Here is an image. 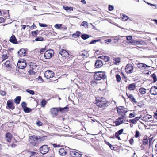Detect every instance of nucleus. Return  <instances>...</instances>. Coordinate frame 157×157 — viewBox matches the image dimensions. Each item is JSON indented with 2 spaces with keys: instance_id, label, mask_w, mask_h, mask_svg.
Wrapping results in <instances>:
<instances>
[{
  "instance_id": "a211bd4d",
  "label": "nucleus",
  "mask_w": 157,
  "mask_h": 157,
  "mask_svg": "<svg viewBox=\"0 0 157 157\" xmlns=\"http://www.w3.org/2000/svg\"><path fill=\"white\" fill-rule=\"evenodd\" d=\"M7 105L9 108L13 110L14 109L15 107L13 105L12 100H9L7 102Z\"/></svg>"
},
{
  "instance_id": "a18cd8bd",
  "label": "nucleus",
  "mask_w": 157,
  "mask_h": 157,
  "mask_svg": "<svg viewBox=\"0 0 157 157\" xmlns=\"http://www.w3.org/2000/svg\"><path fill=\"white\" fill-rule=\"evenodd\" d=\"M114 9V6L113 5H109V10L112 11Z\"/></svg>"
},
{
  "instance_id": "603ef678",
  "label": "nucleus",
  "mask_w": 157,
  "mask_h": 157,
  "mask_svg": "<svg viewBox=\"0 0 157 157\" xmlns=\"http://www.w3.org/2000/svg\"><path fill=\"white\" fill-rule=\"evenodd\" d=\"M126 38L127 40L131 41L132 37L131 36H127Z\"/></svg>"
},
{
  "instance_id": "c9c22d12",
  "label": "nucleus",
  "mask_w": 157,
  "mask_h": 157,
  "mask_svg": "<svg viewBox=\"0 0 157 157\" xmlns=\"http://www.w3.org/2000/svg\"><path fill=\"white\" fill-rule=\"evenodd\" d=\"M116 80L118 82H119L121 80V77L120 75L118 74H117L116 75Z\"/></svg>"
},
{
  "instance_id": "bb28decb",
  "label": "nucleus",
  "mask_w": 157,
  "mask_h": 157,
  "mask_svg": "<svg viewBox=\"0 0 157 157\" xmlns=\"http://www.w3.org/2000/svg\"><path fill=\"white\" fill-rule=\"evenodd\" d=\"M21 99V97L20 96L17 97L14 99L15 102L17 104H19L20 103Z\"/></svg>"
},
{
  "instance_id": "dca6fc26",
  "label": "nucleus",
  "mask_w": 157,
  "mask_h": 157,
  "mask_svg": "<svg viewBox=\"0 0 157 157\" xmlns=\"http://www.w3.org/2000/svg\"><path fill=\"white\" fill-rule=\"evenodd\" d=\"M150 92L151 94L153 95L157 94V87L153 86L151 87L150 90Z\"/></svg>"
},
{
  "instance_id": "2eb2a0df",
  "label": "nucleus",
  "mask_w": 157,
  "mask_h": 157,
  "mask_svg": "<svg viewBox=\"0 0 157 157\" xmlns=\"http://www.w3.org/2000/svg\"><path fill=\"white\" fill-rule=\"evenodd\" d=\"M146 89L145 88L141 87L139 89V95L141 97H142L145 95L146 93Z\"/></svg>"
},
{
  "instance_id": "338daca9",
  "label": "nucleus",
  "mask_w": 157,
  "mask_h": 157,
  "mask_svg": "<svg viewBox=\"0 0 157 157\" xmlns=\"http://www.w3.org/2000/svg\"><path fill=\"white\" fill-rule=\"evenodd\" d=\"M140 118V117H136L135 118H134V119L135 120H136V121L137 122L138 121Z\"/></svg>"
},
{
  "instance_id": "a878e982",
  "label": "nucleus",
  "mask_w": 157,
  "mask_h": 157,
  "mask_svg": "<svg viewBox=\"0 0 157 157\" xmlns=\"http://www.w3.org/2000/svg\"><path fill=\"white\" fill-rule=\"evenodd\" d=\"M135 84L134 83H132L128 86V89L130 90H133L135 88Z\"/></svg>"
},
{
  "instance_id": "5701e85b",
  "label": "nucleus",
  "mask_w": 157,
  "mask_h": 157,
  "mask_svg": "<svg viewBox=\"0 0 157 157\" xmlns=\"http://www.w3.org/2000/svg\"><path fill=\"white\" fill-rule=\"evenodd\" d=\"M129 43L132 44L133 45L135 44H141V41H139L137 40H132L131 41H130L129 42H128Z\"/></svg>"
},
{
  "instance_id": "37998d69",
  "label": "nucleus",
  "mask_w": 157,
  "mask_h": 157,
  "mask_svg": "<svg viewBox=\"0 0 157 157\" xmlns=\"http://www.w3.org/2000/svg\"><path fill=\"white\" fill-rule=\"evenodd\" d=\"M100 40V39H98V40H93L91 41L90 43V44H95L96 42H98Z\"/></svg>"
},
{
  "instance_id": "0eeeda50",
  "label": "nucleus",
  "mask_w": 157,
  "mask_h": 157,
  "mask_svg": "<svg viewBox=\"0 0 157 157\" xmlns=\"http://www.w3.org/2000/svg\"><path fill=\"white\" fill-rule=\"evenodd\" d=\"M125 72L128 74L132 73L134 71V67L131 64H128L126 65L125 68Z\"/></svg>"
},
{
  "instance_id": "a19ab883",
  "label": "nucleus",
  "mask_w": 157,
  "mask_h": 157,
  "mask_svg": "<svg viewBox=\"0 0 157 157\" xmlns=\"http://www.w3.org/2000/svg\"><path fill=\"white\" fill-rule=\"evenodd\" d=\"M122 18L124 20L126 21L128 18V17L125 15H123Z\"/></svg>"
},
{
  "instance_id": "7c9ffc66",
  "label": "nucleus",
  "mask_w": 157,
  "mask_h": 157,
  "mask_svg": "<svg viewBox=\"0 0 157 157\" xmlns=\"http://www.w3.org/2000/svg\"><path fill=\"white\" fill-rule=\"evenodd\" d=\"M151 77L153 78L154 82H155L157 81V78L155 74L153 73L151 75Z\"/></svg>"
},
{
  "instance_id": "aec40b11",
  "label": "nucleus",
  "mask_w": 157,
  "mask_h": 157,
  "mask_svg": "<svg viewBox=\"0 0 157 157\" xmlns=\"http://www.w3.org/2000/svg\"><path fill=\"white\" fill-rule=\"evenodd\" d=\"M112 59H113V64L115 65H118L119 64L120 62V59L119 57H116L112 58Z\"/></svg>"
},
{
  "instance_id": "6ab92c4d",
  "label": "nucleus",
  "mask_w": 157,
  "mask_h": 157,
  "mask_svg": "<svg viewBox=\"0 0 157 157\" xmlns=\"http://www.w3.org/2000/svg\"><path fill=\"white\" fill-rule=\"evenodd\" d=\"M18 54L19 56H24L26 54V52L24 49L22 48L18 51Z\"/></svg>"
},
{
  "instance_id": "4d7b16f0",
  "label": "nucleus",
  "mask_w": 157,
  "mask_h": 157,
  "mask_svg": "<svg viewBox=\"0 0 157 157\" xmlns=\"http://www.w3.org/2000/svg\"><path fill=\"white\" fill-rule=\"evenodd\" d=\"M42 124V123L40 121H38L36 123V124L38 126H41Z\"/></svg>"
},
{
  "instance_id": "4c0bfd02",
  "label": "nucleus",
  "mask_w": 157,
  "mask_h": 157,
  "mask_svg": "<svg viewBox=\"0 0 157 157\" xmlns=\"http://www.w3.org/2000/svg\"><path fill=\"white\" fill-rule=\"evenodd\" d=\"M8 56L7 54L3 55L2 56V61H3L7 59Z\"/></svg>"
},
{
  "instance_id": "2f4dec72",
  "label": "nucleus",
  "mask_w": 157,
  "mask_h": 157,
  "mask_svg": "<svg viewBox=\"0 0 157 157\" xmlns=\"http://www.w3.org/2000/svg\"><path fill=\"white\" fill-rule=\"evenodd\" d=\"M34 68H32V69L30 70L29 71V74H30L31 75H35L36 71H34Z\"/></svg>"
},
{
  "instance_id": "39448f33",
  "label": "nucleus",
  "mask_w": 157,
  "mask_h": 157,
  "mask_svg": "<svg viewBox=\"0 0 157 157\" xmlns=\"http://www.w3.org/2000/svg\"><path fill=\"white\" fill-rule=\"evenodd\" d=\"M26 62L25 60L21 59L19 60L17 63V66L19 68L23 69L26 66Z\"/></svg>"
},
{
  "instance_id": "864d4df0",
  "label": "nucleus",
  "mask_w": 157,
  "mask_h": 157,
  "mask_svg": "<svg viewBox=\"0 0 157 157\" xmlns=\"http://www.w3.org/2000/svg\"><path fill=\"white\" fill-rule=\"evenodd\" d=\"M148 144V140L147 139H144L143 141V144L144 145L147 144Z\"/></svg>"
},
{
  "instance_id": "052dcab7",
  "label": "nucleus",
  "mask_w": 157,
  "mask_h": 157,
  "mask_svg": "<svg viewBox=\"0 0 157 157\" xmlns=\"http://www.w3.org/2000/svg\"><path fill=\"white\" fill-rule=\"evenodd\" d=\"M0 94L4 96L6 95V93L5 91H1L0 92Z\"/></svg>"
},
{
  "instance_id": "4be33fe9",
  "label": "nucleus",
  "mask_w": 157,
  "mask_h": 157,
  "mask_svg": "<svg viewBox=\"0 0 157 157\" xmlns=\"http://www.w3.org/2000/svg\"><path fill=\"white\" fill-rule=\"evenodd\" d=\"M6 141L8 142H10L12 139V135L10 133H7L6 134Z\"/></svg>"
},
{
  "instance_id": "b1692460",
  "label": "nucleus",
  "mask_w": 157,
  "mask_h": 157,
  "mask_svg": "<svg viewBox=\"0 0 157 157\" xmlns=\"http://www.w3.org/2000/svg\"><path fill=\"white\" fill-rule=\"evenodd\" d=\"M10 40L11 42L13 44H16L17 43L16 37L13 35L10 37Z\"/></svg>"
},
{
  "instance_id": "e433bc0d",
  "label": "nucleus",
  "mask_w": 157,
  "mask_h": 157,
  "mask_svg": "<svg viewBox=\"0 0 157 157\" xmlns=\"http://www.w3.org/2000/svg\"><path fill=\"white\" fill-rule=\"evenodd\" d=\"M124 131L123 129H122L116 132L115 134H116L117 135H119L122 133Z\"/></svg>"
},
{
  "instance_id": "49530a36",
  "label": "nucleus",
  "mask_w": 157,
  "mask_h": 157,
  "mask_svg": "<svg viewBox=\"0 0 157 157\" xmlns=\"http://www.w3.org/2000/svg\"><path fill=\"white\" fill-rule=\"evenodd\" d=\"M62 26L61 24H56L55 25V27L58 29H59Z\"/></svg>"
},
{
  "instance_id": "473e14b6",
  "label": "nucleus",
  "mask_w": 157,
  "mask_h": 157,
  "mask_svg": "<svg viewBox=\"0 0 157 157\" xmlns=\"http://www.w3.org/2000/svg\"><path fill=\"white\" fill-rule=\"evenodd\" d=\"M99 57L102 59L105 60V61H108V57L107 56H100Z\"/></svg>"
},
{
  "instance_id": "09e8293b",
  "label": "nucleus",
  "mask_w": 157,
  "mask_h": 157,
  "mask_svg": "<svg viewBox=\"0 0 157 157\" xmlns=\"http://www.w3.org/2000/svg\"><path fill=\"white\" fill-rule=\"evenodd\" d=\"M43 40V38L42 37H38L35 39L36 41H42Z\"/></svg>"
},
{
  "instance_id": "58836bf2",
  "label": "nucleus",
  "mask_w": 157,
  "mask_h": 157,
  "mask_svg": "<svg viewBox=\"0 0 157 157\" xmlns=\"http://www.w3.org/2000/svg\"><path fill=\"white\" fill-rule=\"evenodd\" d=\"M46 101L45 100L43 99V100H42V101L41 102V105L42 107H44L45 105L46 104Z\"/></svg>"
},
{
  "instance_id": "412c9836",
  "label": "nucleus",
  "mask_w": 157,
  "mask_h": 157,
  "mask_svg": "<svg viewBox=\"0 0 157 157\" xmlns=\"http://www.w3.org/2000/svg\"><path fill=\"white\" fill-rule=\"evenodd\" d=\"M126 95L128 96V97L129 98L130 100L133 102L136 103H137V101H136V99L134 97L133 95L132 94H128L126 93Z\"/></svg>"
},
{
  "instance_id": "1a4fd4ad",
  "label": "nucleus",
  "mask_w": 157,
  "mask_h": 157,
  "mask_svg": "<svg viewBox=\"0 0 157 157\" xmlns=\"http://www.w3.org/2000/svg\"><path fill=\"white\" fill-rule=\"evenodd\" d=\"M117 112L120 115L124 114L125 116V114L127 112V109L123 106H120L117 108Z\"/></svg>"
},
{
  "instance_id": "774afa93",
  "label": "nucleus",
  "mask_w": 157,
  "mask_h": 157,
  "mask_svg": "<svg viewBox=\"0 0 157 157\" xmlns=\"http://www.w3.org/2000/svg\"><path fill=\"white\" fill-rule=\"evenodd\" d=\"M154 118L155 119H157V113H154Z\"/></svg>"
},
{
  "instance_id": "bf43d9fd",
  "label": "nucleus",
  "mask_w": 157,
  "mask_h": 157,
  "mask_svg": "<svg viewBox=\"0 0 157 157\" xmlns=\"http://www.w3.org/2000/svg\"><path fill=\"white\" fill-rule=\"evenodd\" d=\"M69 7H68L67 6H63V8L64 10H66L67 11L69 10Z\"/></svg>"
},
{
  "instance_id": "cd10ccee",
  "label": "nucleus",
  "mask_w": 157,
  "mask_h": 157,
  "mask_svg": "<svg viewBox=\"0 0 157 157\" xmlns=\"http://www.w3.org/2000/svg\"><path fill=\"white\" fill-rule=\"evenodd\" d=\"M152 118V117L149 115H147L145 116V119L147 121H150Z\"/></svg>"
},
{
  "instance_id": "5fc2aeb1",
  "label": "nucleus",
  "mask_w": 157,
  "mask_h": 157,
  "mask_svg": "<svg viewBox=\"0 0 157 157\" xmlns=\"http://www.w3.org/2000/svg\"><path fill=\"white\" fill-rule=\"evenodd\" d=\"M21 105L23 109L26 107V104L25 102H22L21 104Z\"/></svg>"
},
{
  "instance_id": "6e6552de",
  "label": "nucleus",
  "mask_w": 157,
  "mask_h": 157,
  "mask_svg": "<svg viewBox=\"0 0 157 157\" xmlns=\"http://www.w3.org/2000/svg\"><path fill=\"white\" fill-rule=\"evenodd\" d=\"M44 75L45 77L47 79H49L53 77L54 73L51 70H48L45 72Z\"/></svg>"
},
{
  "instance_id": "e2e57ef3",
  "label": "nucleus",
  "mask_w": 157,
  "mask_h": 157,
  "mask_svg": "<svg viewBox=\"0 0 157 157\" xmlns=\"http://www.w3.org/2000/svg\"><path fill=\"white\" fill-rule=\"evenodd\" d=\"M45 50V49H42L40 51V53L41 54H42L44 52Z\"/></svg>"
},
{
  "instance_id": "f257e3e1",
  "label": "nucleus",
  "mask_w": 157,
  "mask_h": 157,
  "mask_svg": "<svg viewBox=\"0 0 157 157\" xmlns=\"http://www.w3.org/2000/svg\"><path fill=\"white\" fill-rule=\"evenodd\" d=\"M45 137H41L39 136L35 135L30 136L29 139V143L31 145L35 146L44 140Z\"/></svg>"
},
{
  "instance_id": "13d9d810",
  "label": "nucleus",
  "mask_w": 157,
  "mask_h": 157,
  "mask_svg": "<svg viewBox=\"0 0 157 157\" xmlns=\"http://www.w3.org/2000/svg\"><path fill=\"white\" fill-rule=\"evenodd\" d=\"M135 116V115L134 113H130L129 114V117L130 118H132L133 117Z\"/></svg>"
},
{
  "instance_id": "9d476101",
  "label": "nucleus",
  "mask_w": 157,
  "mask_h": 157,
  "mask_svg": "<svg viewBox=\"0 0 157 157\" xmlns=\"http://www.w3.org/2000/svg\"><path fill=\"white\" fill-rule=\"evenodd\" d=\"M124 116L123 115L121 116V117L118 118L114 122L116 125L118 126L125 121V120L124 118Z\"/></svg>"
},
{
  "instance_id": "c03bdc74",
  "label": "nucleus",
  "mask_w": 157,
  "mask_h": 157,
  "mask_svg": "<svg viewBox=\"0 0 157 157\" xmlns=\"http://www.w3.org/2000/svg\"><path fill=\"white\" fill-rule=\"evenodd\" d=\"M87 22L85 21H83L82 23L81 24V26H87Z\"/></svg>"
},
{
  "instance_id": "680f3d73",
  "label": "nucleus",
  "mask_w": 157,
  "mask_h": 157,
  "mask_svg": "<svg viewBox=\"0 0 157 157\" xmlns=\"http://www.w3.org/2000/svg\"><path fill=\"white\" fill-rule=\"evenodd\" d=\"M109 146L110 147V148L112 150H113L114 147L113 146L110 144L109 143Z\"/></svg>"
},
{
  "instance_id": "0e129e2a",
  "label": "nucleus",
  "mask_w": 157,
  "mask_h": 157,
  "mask_svg": "<svg viewBox=\"0 0 157 157\" xmlns=\"http://www.w3.org/2000/svg\"><path fill=\"white\" fill-rule=\"evenodd\" d=\"M155 152L157 154V144L155 146Z\"/></svg>"
},
{
  "instance_id": "de8ad7c7",
  "label": "nucleus",
  "mask_w": 157,
  "mask_h": 157,
  "mask_svg": "<svg viewBox=\"0 0 157 157\" xmlns=\"http://www.w3.org/2000/svg\"><path fill=\"white\" fill-rule=\"evenodd\" d=\"M67 109V107H65L64 108H59V109L60 112H63V111L64 110L66 109Z\"/></svg>"
},
{
  "instance_id": "f03ea898",
  "label": "nucleus",
  "mask_w": 157,
  "mask_h": 157,
  "mask_svg": "<svg viewBox=\"0 0 157 157\" xmlns=\"http://www.w3.org/2000/svg\"><path fill=\"white\" fill-rule=\"evenodd\" d=\"M106 77L104 72H97L95 73L94 75V79L98 80H100L101 79H104Z\"/></svg>"
},
{
  "instance_id": "ea45409f",
  "label": "nucleus",
  "mask_w": 157,
  "mask_h": 157,
  "mask_svg": "<svg viewBox=\"0 0 157 157\" xmlns=\"http://www.w3.org/2000/svg\"><path fill=\"white\" fill-rule=\"evenodd\" d=\"M26 91L27 92L29 93L30 94L32 95H33L34 94V92L33 90H30L29 89H26Z\"/></svg>"
},
{
  "instance_id": "4468645a",
  "label": "nucleus",
  "mask_w": 157,
  "mask_h": 157,
  "mask_svg": "<svg viewBox=\"0 0 157 157\" xmlns=\"http://www.w3.org/2000/svg\"><path fill=\"white\" fill-rule=\"evenodd\" d=\"M103 65L102 61L100 60H97L95 64V67L96 68H99Z\"/></svg>"
},
{
  "instance_id": "f8f14e48",
  "label": "nucleus",
  "mask_w": 157,
  "mask_h": 157,
  "mask_svg": "<svg viewBox=\"0 0 157 157\" xmlns=\"http://www.w3.org/2000/svg\"><path fill=\"white\" fill-rule=\"evenodd\" d=\"M137 66L140 69L142 70L144 69H146L147 67H150V66L147 65L146 64L142 63H139L137 65Z\"/></svg>"
},
{
  "instance_id": "79ce46f5",
  "label": "nucleus",
  "mask_w": 157,
  "mask_h": 157,
  "mask_svg": "<svg viewBox=\"0 0 157 157\" xmlns=\"http://www.w3.org/2000/svg\"><path fill=\"white\" fill-rule=\"evenodd\" d=\"M5 65L7 67H10V62L9 61H7L5 63Z\"/></svg>"
},
{
  "instance_id": "9b49d317",
  "label": "nucleus",
  "mask_w": 157,
  "mask_h": 157,
  "mask_svg": "<svg viewBox=\"0 0 157 157\" xmlns=\"http://www.w3.org/2000/svg\"><path fill=\"white\" fill-rule=\"evenodd\" d=\"M58 110V109L57 108H53L51 109V114L53 117H54L57 115Z\"/></svg>"
},
{
  "instance_id": "f3484780",
  "label": "nucleus",
  "mask_w": 157,
  "mask_h": 157,
  "mask_svg": "<svg viewBox=\"0 0 157 157\" xmlns=\"http://www.w3.org/2000/svg\"><path fill=\"white\" fill-rule=\"evenodd\" d=\"M59 54L63 57H68L69 53L65 50L62 49L59 52Z\"/></svg>"
},
{
  "instance_id": "3c124183",
  "label": "nucleus",
  "mask_w": 157,
  "mask_h": 157,
  "mask_svg": "<svg viewBox=\"0 0 157 157\" xmlns=\"http://www.w3.org/2000/svg\"><path fill=\"white\" fill-rule=\"evenodd\" d=\"M39 25L40 26L43 27H47L48 26L46 24H44L39 23Z\"/></svg>"
},
{
  "instance_id": "20e7f679",
  "label": "nucleus",
  "mask_w": 157,
  "mask_h": 157,
  "mask_svg": "<svg viewBox=\"0 0 157 157\" xmlns=\"http://www.w3.org/2000/svg\"><path fill=\"white\" fill-rule=\"evenodd\" d=\"M54 52L52 49L46 51L44 54V57L46 59H49L53 56Z\"/></svg>"
},
{
  "instance_id": "7ed1b4c3",
  "label": "nucleus",
  "mask_w": 157,
  "mask_h": 157,
  "mask_svg": "<svg viewBox=\"0 0 157 157\" xmlns=\"http://www.w3.org/2000/svg\"><path fill=\"white\" fill-rule=\"evenodd\" d=\"M96 104L99 107H102L105 105L106 104V101L105 99L103 98H101L100 99L96 98Z\"/></svg>"
},
{
  "instance_id": "393cba45",
  "label": "nucleus",
  "mask_w": 157,
  "mask_h": 157,
  "mask_svg": "<svg viewBox=\"0 0 157 157\" xmlns=\"http://www.w3.org/2000/svg\"><path fill=\"white\" fill-rule=\"evenodd\" d=\"M59 152V154L62 156L65 155L66 153V151L63 148H60Z\"/></svg>"
},
{
  "instance_id": "c85d7f7f",
  "label": "nucleus",
  "mask_w": 157,
  "mask_h": 157,
  "mask_svg": "<svg viewBox=\"0 0 157 157\" xmlns=\"http://www.w3.org/2000/svg\"><path fill=\"white\" fill-rule=\"evenodd\" d=\"M81 34V33L80 32L78 31L76 32V33L73 34V36L74 37L76 38L78 37H79Z\"/></svg>"
},
{
  "instance_id": "8fccbe9b",
  "label": "nucleus",
  "mask_w": 157,
  "mask_h": 157,
  "mask_svg": "<svg viewBox=\"0 0 157 157\" xmlns=\"http://www.w3.org/2000/svg\"><path fill=\"white\" fill-rule=\"evenodd\" d=\"M139 132L138 130H137L136 132V134L135 135V137L136 138H137L139 136Z\"/></svg>"
},
{
  "instance_id": "f704fd0d",
  "label": "nucleus",
  "mask_w": 157,
  "mask_h": 157,
  "mask_svg": "<svg viewBox=\"0 0 157 157\" xmlns=\"http://www.w3.org/2000/svg\"><path fill=\"white\" fill-rule=\"evenodd\" d=\"M24 111L25 113H29L31 111V109H30L27 107H25L24 109Z\"/></svg>"
},
{
  "instance_id": "c756f323",
  "label": "nucleus",
  "mask_w": 157,
  "mask_h": 157,
  "mask_svg": "<svg viewBox=\"0 0 157 157\" xmlns=\"http://www.w3.org/2000/svg\"><path fill=\"white\" fill-rule=\"evenodd\" d=\"M89 37V35L86 34H82L81 35L82 38L84 40H86Z\"/></svg>"
},
{
  "instance_id": "ddd939ff",
  "label": "nucleus",
  "mask_w": 157,
  "mask_h": 157,
  "mask_svg": "<svg viewBox=\"0 0 157 157\" xmlns=\"http://www.w3.org/2000/svg\"><path fill=\"white\" fill-rule=\"evenodd\" d=\"M70 155L72 157H81L82 155L77 152L75 151H70Z\"/></svg>"
},
{
  "instance_id": "423d86ee",
  "label": "nucleus",
  "mask_w": 157,
  "mask_h": 157,
  "mask_svg": "<svg viewBox=\"0 0 157 157\" xmlns=\"http://www.w3.org/2000/svg\"><path fill=\"white\" fill-rule=\"evenodd\" d=\"M49 148L47 145H43L40 148V152L42 154L47 153L49 151Z\"/></svg>"
},
{
  "instance_id": "72a5a7b5",
  "label": "nucleus",
  "mask_w": 157,
  "mask_h": 157,
  "mask_svg": "<svg viewBox=\"0 0 157 157\" xmlns=\"http://www.w3.org/2000/svg\"><path fill=\"white\" fill-rule=\"evenodd\" d=\"M38 32L39 31L38 30H36V31H32L31 34L33 36H36L37 35Z\"/></svg>"
},
{
  "instance_id": "69168bd1",
  "label": "nucleus",
  "mask_w": 157,
  "mask_h": 157,
  "mask_svg": "<svg viewBox=\"0 0 157 157\" xmlns=\"http://www.w3.org/2000/svg\"><path fill=\"white\" fill-rule=\"evenodd\" d=\"M53 146L55 147H60V146L59 145H57V144H53Z\"/></svg>"
},
{
  "instance_id": "6e6d98bb",
  "label": "nucleus",
  "mask_w": 157,
  "mask_h": 157,
  "mask_svg": "<svg viewBox=\"0 0 157 157\" xmlns=\"http://www.w3.org/2000/svg\"><path fill=\"white\" fill-rule=\"evenodd\" d=\"M34 27L36 28V26H35L34 25V24L33 23V25L31 26H29V28L30 29H34Z\"/></svg>"
}]
</instances>
